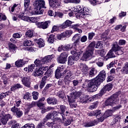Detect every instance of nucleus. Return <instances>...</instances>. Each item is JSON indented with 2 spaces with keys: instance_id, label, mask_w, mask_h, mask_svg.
Listing matches in <instances>:
<instances>
[{
  "instance_id": "dca6fc26",
  "label": "nucleus",
  "mask_w": 128,
  "mask_h": 128,
  "mask_svg": "<svg viewBox=\"0 0 128 128\" xmlns=\"http://www.w3.org/2000/svg\"><path fill=\"white\" fill-rule=\"evenodd\" d=\"M65 66L64 65L60 66L55 71V77L56 78H62V72H64V70Z\"/></svg>"
},
{
  "instance_id": "473e14b6",
  "label": "nucleus",
  "mask_w": 128,
  "mask_h": 128,
  "mask_svg": "<svg viewBox=\"0 0 128 128\" xmlns=\"http://www.w3.org/2000/svg\"><path fill=\"white\" fill-rule=\"evenodd\" d=\"M24 64H26V62L23 60H19L16 62L15 66H18V68H22L24 65Z\"/></svg>"
},
{
  "instance_id": "ea45409f",
  "label": "nucleus",
  "mask_w": 128,
  "mask_h": 128,
  "mask_svg": "<svg viewBox=\"0 0 128 128\" xmlns=\"http://www.w3.org/2000/svg\"><path fill=\"white\" fill-rule=\"evenodd\" d=\"M88 12H90L88 8L84 7L82 8V13L81 14L80 17L82 18V16L88 14H90Z\"/></svg>"
},
{
  "instance_id": "393cba45",
  "label": "nucleus",
  "mask_w": 128,
  "mask_h": 128,
  "mask_svg": "<svg viewBox=\"0 0 128 128\" xmlns=\"http://www.w3.org/2000/svg\"><path fill=\"white\" fill-rule=\"evenodd\" d=\"M96 62L98 66H104V59L102 58H99L92 62V64Z\"/></svg>"
},
{
  "instance_id": "1a4fd4ad",
  "label": "nucleus",
  "mask_w": 128,
  "mask_h": 128,
  "mask_svg": "<svg viewBox=\"0 0 128 128\" xmlns=\"http://www.w3.org/2000/svg\"><path fill=\"white\" fill-rule=\"evenodd\" d=\"M112 84H107L102 88L99 94L96 95V96H102L103 94H106V92L112 90Z\"/></svg>"
},
{
  "instance_id": "5fc2aeb1",
  "label": "nucleus",
  "mask_w": 128,
  "mask_h": 128,
  "mask_svg": "<svg viewBox=\"0 0 128 128\" xmlns=\"http://www.w3.org/2000/svg\"><path fill=\"white\" fill-rule=\"evenodd\" d=\"M26 36L27 38H32L34 36V32L30 30H28L26 32Z\"/></svg>"
},
{
  "instance_id": "a18cd8bd",
  "label": "nucleus",
  "mask_w": 128,
  "mask_h": 128,
  "mask_svg": "<svg viewBox=\"0 0 128 128\" xmlns=\"http://www.w3.org/2000/svg\"><path fill=\"white\" fill-rule=\"evenodd\" d=\"M24 46H32V42L30 40H26L24 42Z\"/></svg>"
},
{
  "instance_id": "f257e3e1",
  "label": "nucleus",
  "mask_w": 128,
  "mask_h": 128,
  "mask_svg": "<svg viewBox=\"0 0 128 128\" xmlns=\"http://www.w3.org/2000/svg\"><path fill=\"white\" fill-rule=\"evenodd\" d=\"M94 48H102V42H98L96 44L95 42H91L86 48V50L82 58V60L86 61V60L94 56Z\"/></svg>"
},
{
  "instance_id": "aec40b11",
  "label": "nucleus",
  "mask_w": 128,
  "mask_h": 128,
  "mask_svg": "<svg viewBox=\"0 0 128 128\" xmlns=\"http://www.w3.org/2000/svg\"><path fill=\"white\" fill-rule=\"evenodd\" d=\"M50 6L52 8H58L60 6V3L58 2V0H48Z\"/></svg>"
},
{
  "instance_id": "2f4dec72",
  "label": "nucleus",
  "mask_w": 128,
  "mask_h": 128,
  "mask_svg": "<svg viewBox=\"0 0 128 128\" xmlns=\"http://www.w3.org/2000/svg\"><path fill=\"white\" fill-rule=\"evenodd\" d=\"M66 106L64 105L60 106L59 112L60 113V114H62V118H64V112H66Z\"/></svg>"
},
{
  "instance_id": "0eeeda50",
  "label": "nucleus",
  "mask_w": 128,
  "mask_h": 128,
  "mask_svg": "<svg viewBox=\"0 0 128 128\" xmlns=\"http://www.w3.org/2000/svg\"><path fill=\"white\" fill-rule=\"evenodd\" d=\"M6 112H8V110H4L0 114V126H2V124L6 126L8 122V120L12 118V115L10 114H6Z\"/></svg>"
},
{
  "instance_id": "9d476101",
  "label": "nucleus",
  "mask_w": 128,
  "mask_h": 128,
  "mask_svg": "<svg viewBox=\"0 0 128 128\" xmlns=\"http://www.w3.org/2000/svg\"><path fill=\"white\" fill-rule=\"evenodd\" d=\"M64 76H65V80H66L67 82L68 80V82H71V80H74V76H72V73L70 70H63V72H62V77Z\"/></svg>"
},
{
  "instance_id": "6ab92c4d",
  "label": "nucleus",
  "mask_w": 128,
  "mask_h": 128,
  "mask_svg": "<svg viewBox=\"0 0 128 128\" xmlns=\"http://www.w3.org/2000/svg\"><path fill=\"white\" fill-rule=\"evenodd\" d=\"M82 8H84V6L80 5L74 8V12L76 18H80L82 16Z\"/></svg>"
},
{
  "instance_id": "37998d69",
  "label": "nucleus",
  "mask_w": 128,
  "mask_h": 128,
  "mask_svg": "<svg viewBox=\"0 0 128 128\" xmlns=\"http://www.w3.org/2000/svg\"><path fill=\"white\" fill-rule=\"evenodd\" d=\"M72 30H67L64 32L66 38H70L72 34Z\"/></svg>"
},
{
  "instance_id": "a878e982",
  "label": "nucleus",
  "mask_w": 128,
  "mask_h": 128,
  "mask_svg": "<svg viewBox=\"0 0 128 128\" xmlns=\"http://www.w3.org/2000/svg\"><path fill=\"white\" fill-rule=\"evenodd\" d=\"M8 124L12 126L11 128H20V124L17 123L14 120H11L8 122Z\"/></svg>"
},
{
  "instance_id": "412c9836",
  "label": "nucleus",
  "mask_w": 128,
  "mask_h": 128,
  "mask_svg": "<svg viewBox=\"0 0 128 128\" xmlns=\"http://www.w3.org/2000/svg\"><path fill=\"white\" fill-rule=\"evenodd\" d=\"M54 58V54L48 55L42 58V60L44 62V64H48V62H50Z\"/></svg>"
},
{
  "instance_id": "b1692460",
  "label": "nucleus",
  "mask_w": 128,
  "mask_h": 128,
  "mask_svg": "<svg viewBox=\"0 0 128 128\" xmlns=\"http://www.w3.org/2000/svg\"><path fill=\"white\" fill-rule=\"evenodd\" d=\"M47 102L48 104H58V100L55 98H48L47 100Z\"/></svg>"
},
{
  "instance_id": "13d9d810",
  "label": "nucleus",
  "mask_w": 128,
  "mask_h": 128,
  "mask_svg": "<svg viewBox=\"0 0 128 128\" xmlns=\"http://www.w3.org/2000/svg\"><path fill=\"white\" fill-rule=\"evenodd\" d=\"M32 96L35 100H38V93L37 92H33L32 93Z\"/></svg>"
},
{
  "instance_id": "c85d7f7f",
  "label": "nucleus",
  "mask_w": 128,
  "mask_h": 128,
  "mask_svg": "<svg viewBox=\"0 0 128 128\" xmlns=\"http://www.w3.org/2000/svg\"><path fill=\"white\" fill-rule=\"evenodd\" d=\"M79 98L80 100V102H82V104H86V102H88V95L82 96V94H80Z\"/></svg>"
},
{
  "instance_id": "e2e57ef3",
  "label": "nucleus",
  "mask_w": 128,
  "mask_h": 128,
  "mask_svg": "<svg viewBox=\"0 0 128 128\" xmlns=\"http://www.w3.org/2000/svg\"><path fill=\"white\" fill-rule=\"evenodd\" d=\"M46 79H44V78H42V80L40 85V88H42L44 86H46Z\"/></svg>"
},
{
  "instance_id": "3c124183",
  "label": "nucleus",
  "mask_w": 128,
  "mask_h": 128,
  "mask_svg": "<svg viewBox=\"0 0 128 128\" xmlns=\"http://www.w3.org/2000/svg\"><path fill=\"white\" fill-rule=\"evenodd\" d=\"M96 95L95 96H88V102H94V98H100V96H96Z\"/></svg>"
},
{
  "instance_id": "a19ab883",
  "label": "nucleus",
  "mask_w": 128,
  "mask_h": 128,
  "mask_svg": "<svg viewBox=\"0 0 128 128\" xmlns=\"http://www.w3.org/2000/svg\"><path fill=\"white\" fill-rule=\"evenodd\" d=\"M63 118V122L65 126H70V124H72V121L70 120L66 119L64 118H64Z\"/></svg>"
},
{
  "instance_id": "09e8293b",
  "label": "nucleus",
  "mask_w": 128,
  "mask_h": 128,
  "mask_svg": "<svg viewBox=\"0 0 128 128\" xmlns=\"http://www.w3.org/2000/svg\"><path fill=\"white\" fill-rule=\"evenodd\" d=\"M36 104L40 110L44 109V103L40 102H37Z\"/></svg>"
},
{
  "instance_id": "72a5a7b5",
  "label": "nucleus",
  "mask_w": 128,
  "mask_h": 128,
  "mask_svg": "<svg viewBox=\"0 0 128 128\" xmlns=\"http://www.w3.org/2000/svg\"><path fill=\"white\" fill-rule=\"evenodd\" d=\"M34 64H36V66H38L40 68V66H42V64H44V62L42 60V58L40 60L38 59H36L34 62Z\"/></svg>"
},
{
  "instance_id": "4be33fe9",
  "label": "nucleus",
  "mask_w": 128,
  "mask_h": 128,
  "mask_svg": "<svg viewBox=\"0 0 128 128\" xmlns=\"http://www.w3.org/2000/svg\"><path fill=\"white\" fill-rule=\"evenodd\" d=\"M81 36L82 35L78 34H76L72 38V42H74V44H78V42H80Z\"/></svg>"
},
{
  "instance_id": "69168bd1",
  "label": "nucleus",
  "mask_w": 128,
  "mask_h": 128,
  "mask_svg": "<svg viewBox=\"0 0 128 128\" xmlns=\"http://www.w3.org/2000/svg\"><path fill=\"white\" fill-rule=\"evenodd\" d=\"M53 87H54V85L52 84H48L45 86L44 92H48V90L50 88H53Z\"/></svg>"
},
{
  "instance_id": "49530a36",
  "label": "nucleus",
  "mask_w": 128,
  "mask_h": 128,
  "mask_svg": "<svg viewBox=\"0 0 128 128\" xmlns=\"http://www.w3.org/2000/svg\"><path fill=\"white\" fill-rule=\"evenodd\" d=\"M57 38L60 40H66V36L64 35V33L63 32L60 34H58L57 35Z\"/></svg>"
},
{
  "instance_id": "f03ea898",
  "label": "nucleus",
  "mask_w": 128,
  "mask_h": 128,
  "mask_svg": "<svg viewBox=\"0 0 128 128\" xmlns=\"http://www.w3.org/2000/svg\"><path fill=\"white\" fill-rule=\"evenodd\" d=\"M100 84V82L98 81L96 78L92 80H86L83 84L84 88H88L91 92H94L98 90V86Z\"/></svg>"
},
{
  "instance_id": "9b49d317",
  "label": "nucleus",
  "mask_w": 128,
  "mask_h": 128,
  "mask_svg": "<svg viewBox=\"0 0 128 128\" xmlns=\"http://www.w3.org/2000/svg\"><path fill=\"white\" fill-rule=\"evenodd\" d=\"M80 92H74L71 93L70 96H68V102H74L76 98L80 96Z\"/></svg>"
},
{
  "instance_id": "bf43d9fd",
  "label": "nucleus",
  "mask_w": 128,
  "mask_h": 128,
  "mask_svg": "<svg viewBox=\"0 0 128 128\" xmlns=\"http://www.w3.org/2000/svg\"><path fill=\"white\" fill-rule=\"evenodd\" d=\"M22 128H34V124L32 123L30 124H26L24 126H22Z\"/></svg>"
},
{
  "instance_id": "ddd939ff",
  "label": "nucleus",
  "mask_w": 128,
  "mask_h": 128,
  "mask_svg": "<svg viewBox=\"0 0 128 128\" xmlns=\"http://www.w3.org/2000/svg\"><path fill=\"white\" fill-rule=\"evenodd\" d=\"M120 72L122 74H128V63L126 62L124 66L120 70V68H118L115 70L116 74H118Z\"/></svg>"
},
{
  "instance_id": "20e7f679",
  "label": "nucleus",
  "mask_w": 128,
  "mask_h": 128,
  "mask_svg": "<svg viewBox=\"0 0 128 128\" xmlns=\"http://www.w3.org/2000/svg\"><path fill=\"white\" fill-rule=\"evenodd\" d=\"M88 116H96L97 118V121L100 122H101L104 120V118L110 116V111H106L104 113H102L100 110H95L92 111L87 114Z\"/></svg>"
},
{
  "instance_id": "6e6552de",
  "label": "nucleus",
  "mask_w": 128,
  "mask_h": 128,
  "mask_svg": "<svg viewBox=\"0 0 128 128\" xmlns=\"http://www.w3.org/2000/svg\"><path fill=\"white\" fill-rule=\"evenodd\" d=\"M118 100L120 99L118 98V94H113L111 96L110 98L107 99L105 102V106H112L116 104H118Z\"/></svg>"
},
{
  "instance_id": "7ed1b4c3",
  "label": "nucleus",
  "mask_w": 128,
  "mask_h": 128,
  "mask_svg": "<svg viewBox=\"0 0 128 128\" xmlns=\"http://www.w3.org/2000/svg\"><path fill=\"white\" fill-rule=\"evenodd\" d=\"M82 52L80 50V47L76 46L74 48V50H71L72 54L74 55V57L70 56L68 58V66H72L74 64L75 60H78L80 56L82 54Z\"/></svg>"
},
{
  "instance_id": "c756f323",
  "label": "nucleus",
  "mask_w": 128,
  "mask_h": 128,
  "mask_svg": "<svg viewBox=\"0 0 128 128\" xmlns=\"http://www.w3.org/2000/svg\"><path fill=\"white\" fill-rule=\"evenodd\" d=\"M72 22L70 20H66L65 22L62 24V28H70L72 26Z\"/></svg>"
},
{
  "instance_id": "39448f33",
  "label": "nucleus",
  "mask_w": 128,
  "mask_h": 128,
  "mask_svg": "<svg viewBox=\"0 0 128 128\" xmlns=\"http://www.w3.org/2000/svg\"><path fill=\"white\" fill-rule=\"evenodd\" d=\"M122 50H124V48L120 47L118 44L114 43L113 44L112 49L106 54V58H116V54H118V56L122 54ZM114 52H115L116 54H114Z\"/></svg>"
},
{
  "instance_id": "bb28decb",
  "label": "nucleus",
  "mask_w": 128,
  "mask_h": 128,
  "mask_svg": "<svg viewBox=\"0 0 128 128\" xmlns=\"http://www.w3.org/2000/svg\"><path fill=\"white\" fill-rule=\"evenodd\" d=\"M24 14H28V12L24 11V12H20L18 16L19 18H20L22 20H25V22H26L28 20V17L24 16Z\"/></svg>"
},
{
  "instance_id": "f704fd0d",
  "label": "nucleus",
  "mask_w": 128,
  "mask_h": 128,
  "mask_svg": "<svg viewBox=\"0 0 128 128\" xmlns=\"http://www.w3.org/2000/svg\"><path fill=\"white\" fill-rule=\"evenodd\" d=\"M54 40H56V35L54 34H50L48 38V42L49 44H54Z\"/></svg>"
},
{
  "instance_id": "4c0bfd02",
  "label": "nucleus",
  "mask_w": 128,
  "mask_h": 128,
  "mask_svg": "<svg viewBox=\"0 0 128 128\" xmlns=\"http://www.w3.org/2000/svg\"><path fill=\"white\" fill-rule=\"evenodd\" d=\"M126 28V25L122 26V24H120L116 26L114 28L115 30H120L121 32H124Z\"/></svg>"
},
{
  "instance_id": "a211bd4d",
  "label": "nucleus",
  "mask_w": 128,
  "mask_h": 128,
  "mask_svg": "<svg viewBox=\"0 0 128 128\" xmlns=\"http://www.w3.org/2000/svg\"><path fill=\"white\" fill-rule=\"evenodd\" d=\"M68 56V53L66 52L62 53L58 58V62L59 64H66Z\"/></svg>"
},
{
  "instance_id": "8fccbe9b",
  "label": "nucleus",
  "mask_w": 128,
  "mask_h": 128,
  "mask_svg": "<svg viewBox=\"0 0 128 128\" xmlns=\"http://www.w3.org/2000/svg\"><path fill=\"white\" fill-rule=\"evenodd\" d=\"M71 48H72V44H68L66 46H63V50L64 51L70 50Z\"/></svg>"
},
{
  "instance_id": "de8ad7c7",
  "label": "nucleus",
  "mask_w": 128,
  "mask_h": 128,
  "mask_svg": "<svg viewBox=\"0 0 128 128\" xmlns=\"http://www.w3.org/2000/svg\"><path fill=\"white\" fill-rule=\"evenodd\" d=\"M52 72H50V70H48L44 74L45 76L42 78H44V80H46V78H50V76H52Z\"/></svg>"
},
{
  "instance_id": "603ef678",
  "label": "nucleus",
  "mask_w": 128,
  "mask_h": 128,
  "mask_svg": "<svg viewBox=\"0 0 128 128\" xmlns=\"http://www.w3.org/2000/svg\"><path fill=\"white\" fill-rule=\"evenodd\" d=\"M32 98V94H30V92H26L24 96V100H30Z\"/></svg>"
},
{
  "instance_id": "6e6d98bb",
  "label": "nucleus",
  "mask_w": 128,
  "mask_h": 128,
  "mask_svg": "<svg viewBox=\"0 0 128 128\" xmlns=\"http://www.w3.org/2000/svg\"><path fill=\"white\" fill-rule=\"evenodd\" d=\"M98 102H94L89 107V108L90 110H94V108H98Z\"/></svg>"
},
{
  "instance_id": "7c9ffc66",
  "label": "nucleus",
  "mask_w": 128,
  "mask_h": 128,
  "mask_svg": "<svg viewBox=\"0 0 128 128\" xmlns=\"http://www.w3.org/2000/svg\"><path fill=\"white\" fill-rule=\"evenodd\" d=\"M18 88H22V85L20 84H14L11 88L10 90L12 92H16V90H18Z\"/></svg>"
},
{
  "instance_id": "58836bf2",
  "label": "nucleus",
  "mask_w": 128,
  "mask_h": 128,
  "mask_svg": "<svg viewBox=\"0 0 128 128\" xmlns=\"http://www.w3.org/2000/svg\"><path fill=\"white\" fill-rule=\"evenodd\" d=\"M30 0H24V12H28V7L30 6Z\"/></svg>"
},
{
  "instance_id": "4468645a",
  "label": "nucleus",
  "mask_w": 128,
  "mask_h": 128,
  "mask_svg": "<svg viewBox=\"0 0 128 128\" xmlns=\"http://www.w3.org/2000/svg\"><path fill=\"white\" fill-rule=\"evenodd\" d=\"M22 84L26 88H30V84H32V80H30V77L28 76H26L22 78Z\"/></svg>"
},
{
  "instance_id": "423d86ee",
  "label": "nucleus",
  "mask_w": 128,
  "mask_h": 128,
  "mask_svg": "<svg viewBox=\"0 0 128 128\" xmlns=\"http://www.w3.org/2000/svg\"><path fill=\"white\" fill-rule=\"evenodd\" d=\"M33 6L36 10L35 11L36 14H42L44 10L42 8H46L44 0H35Z\"/></svg>"
},
{
  "instance_id": "338daca9",
  "label": "nucleus",
  "mask_w": 128,
  "mask_h": 128,
  "mask_svg": "<svg viewBox=\"0 0 128 128\" xmlns=\"http://www.w3.org/2000/svg\"><path fill=\"white\" fill-rule=\"evenodd\" d=\"M120 120H122L120 116H115V118L113 120V122L114 124H116V122H120Z\"/></svg>"
},
{
  "instance_id": "2eb2a0df",
  "label": "nucleus",
  "mask_w": 128,
  "mask_h": 128,
  "mask_svg": "<svg viewBox=\"0 0 128 128\" xmlns=\"http://www.w3.org/2000/svg\"><path fill=\"white\" fill-rule=\"evenodd\" d=\"M50 24V21L47 20L44 22H36V25L39 28H42L43 30H46L48 28V26Z\"/></svg>"
},
{
  "instance_id": "5701e85b",
  "label": "nucleus",
  "mask_w": 128,
  "mask_h": 128,
  "mask_svg": "<svg viewBox=\"0 0 128 128\" xmlns=\"http://www.w3.org/2000/svg\"><path fill=\"white\" fill-rule=\"evenodd\" d=\"M98 122H100L96 120H94L90 122H88L84 124V128H90V126H96V124H98Z\"/></svg>"
},
{
  "instance_id": "e433bc0d",
  "label": "nucleus",
  "mask_w": 128,
  "mask_h": 128,
  "mask_svg": "<svg viewBox=\"0 0 128 128\" xmlns=\"http://www.w3.org/2000/svg\"><path fill=\"white\" fill-rule=\"evenodd\" d=\"M36 44H38L39 48H44L46 44H44V40L42 38L36 40Z\"/></svg>"
},
{
  "instance_id": "774afa93",
  "label": "nucleus",
  "mask_w": 128,
  "mask_h": 128,
  "mask_svg": "<svg viewBox=\"0 0 128 128\" xmlns=\"http://www.w3.org/2000/svg\"><path fill=\"white\" fill-rule=\"evenodd\" d=\"M46 126L42 122H40L37 126L36 128H46Z\"/></svg>"
},
{
  "instance_id": "c03bdc74",
  "label": "nucleus",
  "mask_w": 128,
  "mask_h": 128,
  "mask_svg": "<svg viewBox=\"0 0 128 128\" xmlns=\"http://www.w3.org/2000/svg\"><path fill=\"white\" fill-rule=\"evenodd\" d=\"M14 114L16 118H21L22 114H24V112L20 110V108H19L18 110Z\"/></svg>"
},
{
  "instance_id": "4d7b16f0",
  "label": "nucleus",
  "mask_w": 128,
  "mask_h": 128,
  "mask_svg": "<svg viewBox=\"0 0 128 128\" xmlns=\"http://www.w3.org/2000/svg\"><path fill=\"white\" fill-rule=\"evenodd\" d=\"M15 102L16 104H14V106H17L18 108V106H20V104H22V100H20V99H19L18 98H16Z\"/></svg>"
},
{
  "instance_id": "f8f14e48",
  "label": "nucleus",
  "mask_w": 128,
  "mask_h": 128,
  "mask_svg": "<svg viewBox=\"0 0 128 128\" xmlns=\"http://www.w3.org/2000/svg\"><path fill=\"white\" fill-rule=\"evenodd\" d=\"M78 66L80 68V70L82 72L83 74H84V76H88L90 68H88V66L86 64L80 63L79 64Z\"/></svg>"
},
{
  "instance_id": "864d4df0",
  "label": "nucleus",
  "mask_w": 128,
  "mask_h": 128,
  "mask_svg": "<svg viewBox=\"0 0 128 128\" xmlns=\"http://www.w3.org/2000/svg\"><path fill=\"white\" fill-rule=\"evenodd\" d=\"M82 80H74L72 81V84L74 86H78L79 84H80V82H82Z\"/></svg>"
},
{
  "instance_id": "f3484780",
  "label": "nucleus",
  "mask_w": 128,
  "mask_h": 128,
  "mask_svg": "<svg viewBox=\"0 0 128 128\" xmlns=\"http://www.w3.org/2000/svg\"><path fill=\"white\" fill-rule=\"evenodd\" d=\"M106 73L104 70H102L95 78H96L97 80L100 82V84H102L106 80Z\"/></svg>"
},
{
  "instance_id": "052dcab7",
  "label": "nucleus",
  "mask_w": 128,
  "mask_h": 128,
  "mask_svg": "<svg viewBox=\"0 0 128 128\" xmlns=\"http://www.w3.org/2000/svg\"><path fill=\"white\" fill-rule=\"evenodd\" d=\"M28 19L31 22H36H36H38V17H30V18H28Z\"/></svg>"
},
{
  "instance_id": "cd10ccee",
  "label": "nucleus",
  "mask_w": 128,
  "mask_h": 128,
  "mask_svg": "<svg viewBox=\"0 0 128 128\" xmlns=\"http://www.w3.org/2000/svg\"><path fill=\"white\" fill-rule=\"evenodd\" d=\"M34 76H42V74H44V68L42 69L40 67L38 70H36L34 72Z\"/></svg>"
},
{
  "instance_id": "c9c22d12",
  "label": "nucleus",
  "mask_w": 128,
  "mask_h": 128,
  "mask_svg": "<svg viewBox=\"0 0 128 128\" xmlns=\"http://www.w3.org/2000/svg\"><path fill=\"white\" fill-rule=\"evenodd\" d=\"M64 88H66V86H62V90L59 91L57 93V95L58 96H59V98H64L65 94L64 92Z\"/></svg>"
},
{
  "instance_id": "680f3d73",
  "label": "nucleus",
  "mask_w": 128,
  "mask_h": 128,
  "mask_svg": "<svg viewBox=\"0 0 128 128\" xmlns=\"http://www.w3.org/2000/svg\"><path fill=\"white\" fill-rule=\"evenodd\" d=\"M88 76L89 78H92V76H96V74H94V68H92L91 70H90Z\"/></svg>"
},
{
  "instance_id": "0e129e2a",
  "label": "nucleus",
  "mask_w": 128,
  "mask_h": 128,
  "mask_svg": "<svg viewBox=\"0 0 128 128\" xmlns=\"http://www.w3.org/2000/svg\"><path fill=\"white\" fill-rule=\"evenodd\" d=\"M8 46L10 50H15L17 48L16 46V45L12 42L8 43Z\"/></svg>"
},
{
  "instance_id": "79ce46f5",
  "label": "nucleus",
  "mask_w": 128,
  "mask_h": 128,
  "mask_svg": "<svg viewBox=\"0 0 128 128\" xmlns=\"http://www.w3.org/2000/svg\"><path fill=\"white\" fill-rule=\"evenodd\" d=\"M64 4H68L69 2H72V4H80V0H64Z\"/></svg>"
}]
</instances>
